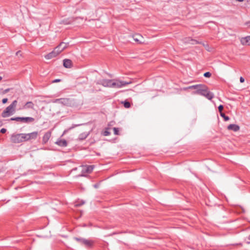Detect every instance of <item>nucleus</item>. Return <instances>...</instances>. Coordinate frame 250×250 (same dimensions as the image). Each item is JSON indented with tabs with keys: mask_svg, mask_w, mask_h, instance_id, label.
I'll use <instances>...</instances> for the list:
<instances>
[{
	"mask_svg": "<svg viewBox=\"0 0 250 250\" xmlns=\"http://www.w3.org/2000/svg\"><path fill=\"white\" fill-rule=\"evenodd\" d=\"M220 114V116L222 117L225 121H228L229 120V116H226L224 113L222 112Z\"/></svg>",
	"mask_w": 250,
	"mask_h": 250,
	"instance_id": "nucleus-23",
	"label": "nucleus"
},
{
	"mask_svg": "<svg viewBox=\"0 0 250 250\" xmlns=\"http://www.w3.org/2000/svg\"><path fill=\"white\" fill-rule=\"evenodd\" d=\"M94 167L93 165L81 166L82 172L83 173H90L93 171Z\"/></svg>",
	"mask_w": 250,
	"mask_h": 250,
	"instance_id": "nucleus-9",
	"label": "nucleus"
},
{
	"mask_svg": "<svg viewBox=\"0 0 250 250\" xmlns=\"http://www.w3.org/2000/svg\"><path fill=\"white\" fill-rule=\"evenodd\" d=\"M51 133L50 132L48 131L46 132L42 137V144H45L49 140L51 137Z\"/></svg>",
	"mask_w": 250,
	"mask_h": 250,
	"instance_id": "nucleus-14",
	"label": "nucleus"
},
{
	"mask_svg": "<svg viewBox=\"0 0 250 250\" xmlns=\"http://www.w3.org/2000/svg\"><path fill=\"white\" fill-rule=\"evenodd\" d=\"M223 108H224V106H223V105H222V104H220V105L218 106V110H219V111L220 113H222V110H223Z\"/></svg>",
	"mask_w": 250,
	"mask_h": 250,
	"instance_id": "nucleus-32",
	"label": "nucleus"
},
{
	"mask_svg": "<svg viewBox=\"0 0 250 250\" xmlns=\"http://www.w3.org/2000/svg\"><path fill=\"white\" fill-rule=\"evenodd\" d=\"M112 80L102 79L98 81L97 83L104 87H111Z\"/></svg>",
	"mask_w": 250,
	"mask_h": 250,
	"instance_id": "nucleus-7",
	"label": "nucleus"
},
{
	"mask_svg": "<svg viewBox=\"0 0 250 250\" xmlns=\"http://www.w3.org/2000/svg\"><path fill=\"white\" fill-rule=\"evenodd\" d=\"M248 239L250 240V234L249 235L248 237Z\"/></svg>",
	"mask_w": 250,
	"mask_h": 250,
	"instance_id": "nucleus-44",
	"label": "nucleus"
},
{
	"mask_svg": "<svg viewBox=\"0 0 250 250\" xmlns=\"http://www.w3.org/2000/svg\"><path fill=\"white\" fill-rule=\"evenodd\" d=\"M188 89H196L193 93L204 96L206 92H208V87L205 84H196L191 85L188 87Z\"/></svg>",
	"mask_w": 250,
	"mask_h": 250,
	"instance_id": "nucleus-1",
	"label": "nucleus"
},
{
	"mask_svg": "<svg viewBox=\"0 0 250 250\" xmlns=\"http://www.w3.org/2000/svg\"><path fill=\"white\" fill-rule=\"evenodd\" d=\"M53 103H59L62 104V98L55 99L53 101Z\"/></svg>",
	"mask_w": 250,
	"mask_h": 250,
	"instance_id": "nucleus-28",
	"label": "nucleus"
},
{
	"mask_svg": "<svg viewBox=\"0 0 250 250\" xmlns=\"http://www.w3.org/2000/svg\"><path fill=\"white\" fill-rule=\"evenodd\" d=\"M56 144L59 145V146H62V147H65L67 145V143L66 140H58Z\"/></svg>",
	"mask_w": 250,
	"mask_h": 250,
	"instance_id": "nucleus-18",
	"label": "nucleus"
},
{
	"mask_svg": "<svg viewBox=\"0 0 250 250\" xmlns=\"http://www.w3.org/2000/svg\"><path fill=\"white\" fill-rule=\"evenodd\" d=\"M62 104L70 107L76 106L78 104L77 100L69 98H62Z\"/></svg>",
	"mask_w": 250,
	"mask_h": 250,
	"instance_id": "nucleus-3",
	"label": "nucleus"
},
{
	"mask_svg": "<svg viewBox=\"0 0 250 250\" xmlns=\"http://www.w3.org/2000/svg\"><path fill=\"white\" fill-rule=\"evenodd\" d=\"M78 126V125H75L74 126H72V127H70V128L68 129V130L71 129L73 128L75 126Z\"/></svg>",
	"mask_w": 250,
	"mask_h": 250,
	"instance_id": "nucleus-39",
	"label": "nucleus"
},
{
	"mask_svg": "<svg viewBox=\"0 0 250 250\" xmlns=\"http://www.w3.org/2000/svg\"><path fill=\"white\" fill-rule=\"evenodd\" d=\"M11 141L13 143H21V134H12L11 136Z\"/></svg>",
	"mask_w": 250,
	"mask_h": 250,
	"instance_id": "nucleus-8",
	"label": "nucleus"
},
{
	"mask_svg": "<svg viewBox=\"0 0 250 250\" xmlns=\"http://www.w3.org/2000/svg\"><path fill=\"white\" fill-rule=\"evenodd\" d=\"M16 55L17 56H21V51H18L16 52Z\"/></svg>",
	"mask_w": 250,
	"mask_h": 250,
	"instance_id": "nucleus-36",
	"label": "nucleus"
},
{
	"mask_svg": "<svg viewBox=\"0 0 250 250\" xmlns=\"http://www.w3.org/2000/svg\"><path fill=\"white\" fill-rule=\"evenodd\" d=\"M74 239L80 244H82L87 248L92 247L93 243L92 241L83 238L74 237Z\"/></svg>",
	"mask_w": 250,
	"mask_h": 250,
	"instance_id": "nucleus-6",
	"label": "nucleus"
},
{
	"mask_svg": "<svg viewBox=\"0 0 250 250\" xmlns=\"http://www.w3.org/2000/svg\"><path fill=\"white\" fill-rule=\"evenodd\" d=\"M63 66L67 68H70L72 66V61L70 59H65L63 61Z\"/></svg>",
	"mask_w": 250,
	"mask_h": 250,
	"instance_id": "nucleus-12",
	"label": "nucleus"
},
{
	"mask_svg": "<svg viewBox=\"0 0 250 250\" xmlns=\"http://www.w3.org/2000/svg\"><path fill=\"white\" fill-rule=\"evenodd\" d=\"M17 103L18 102L17 100L13 101V102L2 112V117L6 118L12 115L15 112Z\"/></svg>",
	"mask_w": 250,
	"mask_h": 250,
	"instance_id": "nucleus-2",
	"label": "nucleus"
},
{
	"mask_svg": "<svg viewBox=\"0 0 250 250\" xmlns=\"http://www.w3.org/2000/svg\"><path fill=\"white\" fill-rule=\"evenodd\" d=\"M89 133L87 132H83L80 134L78 137V140L80 141H83L85 139L87 136H88Z\"/></svg>",
	"mask_w": 250,
	"mask_h": 250,
	"instance_id": "nucleus-19",
	"label": "nucleus"
},
{
	"mask_svg": "<svg viewBox=\"0 0 250 250\" xmlns=\"http://www.w3.org/2000/svg\"><path fill=\"white\" fill-rule=\"evenodd\" d=\"M103 134L104 136H107L110 134V132L108 130H105L103 132Z\"/></svg>",
	"mask_w": 250,
	"mask_h": 250,
	"instance_id": "nucleus-29",
	"label": "nucleus"
},
{
	"mask_svg": "<svg viewBox=\"0 0 250 250\" xmlns=\"http://www.w3.org/2000/svg\"><path fill=\"white\" fill-rule=\"evenodd\" d=\"M67 131H68V130H64L63 132V134L65 133Z\"/></svg>",
	"mask_w": 250,
	"mask_h": 250,
	"instance_id": "nucleus-43",
	"label": "nucleus"
},
{
	"mask_svg": "<svg viewBox=\"0 0 250 250\" xmlns=\"http://www.w3.org/2000/svg\"><path fill=\"white\" fill-rule=\"evenodd\" d=\"M73 19L72 18H71V19H68V20H64L63 21V22L65 24H70L71 22H72L73 21Z\"/></svg>",
	"mask_w": 250,
	"mask_h": 250,
	"instance_id": "nucleus-25",
	"label": "nucleus"
},
{
	"mask_svg": "<svg viewBox=\"0 0 250 250\" xmlns=\"http://www.w3.org/2000/svg\"><path fill=\"white\" fill-rule=\"evenodd\" d=\"M34 109V104L32 102H26L25 104L22 106V108H21V109Z\"/></svg>",
	"mask_w": 250,
	"mask_h": 250,
	"instance_id": "nucleus-10",
	"label": "nucleus"
},
{
	"mask_svg": "<svg viewBox=\"0 0 250 250\" xmlns=\"http://www.w3.org/2000/svg\"><path fill=\"white\" fill-rule=\"evenodd\" d=\"M9 89H6V90H5V92H8V91H9Z\"/></svg>",
	"mask_w": 250,
	"mask_h": 250,
	"instance_id": "nucleus-42",
	"label": "nucleus"
},
{
	"mask_svg": "<svg viewBox=\"0 0 250 250\" xmlns=\"http://www.w3.org/2000/svg\"><path fill=\"white\" fill-rule=\"evenodd\" d=\"M130 83H131V82H126L125 81H122L119 80H112L111 87L121 88L125 86V85Z\"/></svg>",
	"mask_w": 250,
	"mask_h": 250,
	"instance_id": "nucleus-5",
	"label": "nucleus"
},
{
	"mask_svg": "<svg viewBox=\"0 0 250 250\" xmlns=\"http://www.w3.org/2000/svg\"><path fill=\"white\" fill-rule=\"evenodd\" d=\"M246 24L250 26V21L247 22Z\"/></svg>",
	"mask_w": 250,
	"mask_h": 250,
	"instance_id": "nucleus-41",
	"label": "nucleus"
},
{
	"mask_svg": "<svg viewBox=\"0 0 250 250\" xmlns=\"http://www.w3.org/2000/svg\"><path fill=\"white\" fill-rule=\"evenodd\" d=\"M61 48H60V46H59V45H58L57 47H56L55 48H54V50H55V51L58 54H59L61 52H62V51H61Z\"/></svg>",
	"mask_w": 250,
	"mask_h": 250,
	"instance_id": "nucleus-27",
	"label": "nucleus"
},
{
	"mask_svg": "<svg viewBox=\"0 0 250 250\" xmlns=\"http://www.w3.org/2000/svg\"><path fill=\"white\" fill-rule=\"evenodd\" d=\"M94 187L95 188H98V185H97V184H95V185H94Z\"/></svg>",
	"mask_w": 250,
	"mask_h": 250,
	"instance_id": "nucleus-40",
	"label": "nucleus"
},
{
	"mask_svg": "<svg viewBox=\"0 0 250 250\" xmlns=\"http://www.w3.org/2000/svg\"><path fill=\"white\" fill-rule=\"evenodd\" d=\"M8 99L7 98H4L2 100V103L4 104L7 102Z\"/></svg>",
	"mask_w": 250,
	"mask_h": 250,
	"instance_id": "nucleus-34",
	"label": "nucleus"
},
{
	"mask_svg": "<svg viewBox=\"0 0 250 250\" xmlns=\"http://www.w3.org/2000/svg\"><path fill=\"white\" fill-rule=\"evenodd\" d=\"M20 134L21 137V142L29 140L28 138V137L27 133H20Z\"/></svg>",
	"mask_w": 250,
	"mask_h": 250,
	"instance_id": "nucleus-20",
	"label": "nucleus"
},
{
	"mask_svg": "<svg viewBox=\"0 0 250 250\" xmlns=\"http://www.w3.org/2000/svg\"><path fill=\"white\" fill-rule=\"evenodd\" d=\"M28 140L35 139L37 138L38 136V132L34 131L30 133H27Z\"/></svg>",
	"mask_w": 250,
	"mask_h": 250,
	"instance_id": "nucleus-16",
	"label": "nucleus"
},
{
	"mask_svg": "<svg viewBox=\"0 0 250 250\" xmlns=\"http://www.w3.org/2000/svg\"><path fill=\"white\" fill-rule=\"evenodd\" d=\"M3 125V121L0 119V126H1Z\"/></svg>",
	"mask_w": 250,
	"mask_h": 250,
	"instance_id": "nucleus-38",
	"label": "nucleus"
},
{
	"mask_svg": "<svg viewBox=\"0 0 250 250\" xmlns=\"http://www.w3.org/2000/svg\"><path fill=\"white\" fill-rule=\"evenodd\" d=\"M244 81H245L244 78L243 77H241L240 78V83H244Z\"/></svg>",
	"mask_w": 250,
	"mask_h": 250,
	"instance_id": "nucleus-35",
	"label": "nucleus"
},
{
	"mask_svg": "<svg viewBox=\"0 0 250 250\" xmlns=\"http://www.w3.org/2000/svg\"><path fill=\"white\" fill-rule=\"evenodd\" d=\"M2 77L0 76V81L2 80Z\"/></svg>",
	"mask_w": 250,
	"mask_h": 250,
	"instance_id": "nucleus-45",
	"label": "nucleus"
},
{
	"mask_svg": "<svg viewBox=\"0 0 250 250\" xmlns=\"http://www.w3.org/2000/svg\"><path fill=\"white\" fill-rule=\"evenodd\" d=\"M114 133L115 135H119V129L118 128L114 127L113 128Z\"/></svg>",
	"mask_w": 250,
	"mask_h": 250,
	"instance_id": "nucleus-31",
	"label": "nucleus"
},
{
	"mask_svg": "<svg viewBox=\"0 0 250 250\" xmlns=\"http://www.w3.org/2000/svg\"><path fill=\"white\" fill-rule=\"evenodd\" d=\"M9 121H15L17 122H20L21 123H29L33 122L35 121V119L30 117H12L11 118Z\"/></svg>",
	"mask_w": 250,
	"mask_h": 250,
	"instance_id": "nucleus-4",
	"label": "nucleus"
},
{
	"mask_svg": "<svg viewBox=\"0 0 250 250\" xmlns=\"http://www.w3.org/2000/svg\"><path fill=\"white\" fill-rule=\"evenodd\" d=\"M60 81H61L60 79H55L52 82L53 83H58V82H60Z\"/></svg>",
	"mask_w": 250,
	"mask_h": 250,
	"instance_id": "nucleus-37",
	"label": "nucleus"
},
{
	"mask_svg": "<svg viewBox=\"0 0 250 250\" xmlns=\"http://www.w3.org/2000/svg\"><path fill=\"white\" fill-rule=\"evenodd\" d=\"M137 36H138V37H142L141 35H138L134 36L133 37V39H134V40L136 42H138V43H142V42H141V41H140L139 40V39L138 38H136V37H137Z\"/></svg>",
	"mask_w": 250,
	"mask_h": 250,
	"instance_id": "nucleus-26",
	"label": "nucleus"
},
{
	"mask_svg": "<svg viewBox=\"0 0 250 250\" xmlns=\"http://www.w3.org/2000/svg\"><path fill=\"white\" fill-rule=\"evenodd\" d=\"M122 103L124 104V106L125 108H129L130 107V104L129 102L127 101H125L124 102H122Z\"/></svg>",
	"mask_w": 250,
	"mask_h": 250,
	"instance_id": "nucleus-22",
	"label": "nucleus"
},
{
	"mask_svg": "<svg viewBox=\"0 0 250 250\" xmlns=\"http://www.w3.org/2000/svg\"><path fill=\"white\" fill-rule=\"evenodd\" d=\"M204 96L208 100H210L214 97V94L212 92L209 91L208 89V92L206 93Z\"/></svg>",
	"mask_w": 250,
	"mask_h": 250,
	"instance_id": "nucleus-17",
	"label": "nucleus"
},
{
	"mask_svg": "<svg viewBox=\"0 0 250 250\" xmlns=\"http://www.w3.org/2000/svg\"><path fill=\"white\" fill-rule=\"evenodd\" d=\"M84 203H85V202L83 200L77 201L76 202L75 206L76 207H80V206L84 204Z\"/></svg>",
	"mask_w": 250,
	"mask_h": 250,
	"instance_id": "nucleus-24",
	"label": "nucleus"
},
{
	"mask_svg": "<svg viewBox=\"0 0 250 250\" xmlns=\"http://www.w3.org/2000/svg\"><path fill=\"white\" fill-rule=\"evenodd\" d=\"M59 46H60L61 48V51H62L64 49L67 48V43L62 42H61L59 45Z\"/></svg>",
	"mask_w": 250,
	"mask_h": 250,
	"instance_id": "nucleus-21",
	"label": "nucleus"
},
{
	"mask_svg": "<svg viewBox=\"0 0 250 250\" xmlns=\"http://www.w3.org/2000/svg\"><path fill=\"white\" fill-rule=\"evenodd\" d=\"M211 75V74L209 72H207L204 74V76L206 78H209Z\"/></svg>",
	"mask_w": 250,
	"mask_h": 250,
	"instance_id": "nucleus-30",
	"label": "nucleus"
},
{
	"mask_svg": "<svg viewBox=\"0 0 250 250\" xmlns=\"http://www.w3.org/2000/svg\"><path fill=\"white\" fill-rule=\"evenodd\" d=\"M227 128L229 130H233L236 132L240 129V127L238 125L235 124H230L228 125Z\"/></svg>",
	"mask_w": 250,
	"mask_h": 250,
	"instance_id": "nucleus-15",
	"label": "nucleus"
},
{
	"mask_svg": "<svg viewBox=\"0 0 250 250\" xmlns=\"http://www.w3.org/2000/svg\"><path fill=\"white\" fill-rule=\"evenodd\" d=\"M242 44L244 45H250V36L242 38L240 40Z\"/></svg>",
	"mask_w": 250,
	"mask_h": 250,
	"instance_id": "nucleus-11",
	"label": "nucleus"
},
{
	"mask_svg": "<svg viewBox=\"0 0 250 250\" xmlns=\"http://www.w3.org/2000/svg\"><path fill=\"white\" fill-rule=\"evenodd\" d=\"M59 54L54 49L52 52L45 55L44 58L47 60H49L56 57Z\"/></svg>",
	"mask_w": 250,
	"mask_h": 250,
	"instance_id": "nucleus-13",
	"label": "nucleus"
},
{
	"mask_svg": "<svg viewBox=\"0 0 250 250\" xmlns=\"http://www.w3.org/2000/svg\"><path fill=\"white\" fill-rule=\"evenodd\" d=\"M6 131V129L4 128H2L0 129V132L1 133H5Z\"/></svg>",
	"mask_w": 250,
	"mask_h": 250,
	"instance_id": "nucleus-33",
	"label": "nucleus"
}]
</instances>
